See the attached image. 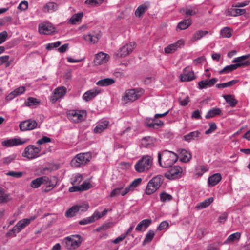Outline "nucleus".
Segmentation results:
<instances>
[{
	"mask_svg": "<svg viewBox=\"0 0 250 250\" xmlns=\"http://www.w3.org/2000/svg\"><path fill=\"white\" fill-rule=\"evenodd\" d=\"M158 163L163 167H171L178 159V156L174 152L165 150L158 153Z\"/></svg>",
	"mask_w": 250,
	"mask_h": 250,
	"instance_id": "obj_1",
	"label": "nucleus"
},
{
	"mask_svg": "<svg viewBox=\"0 0 250 250\" xmlns=\"http://www.w3.org/2000/svg\"><path fill=\"white\" fill-rule=\"evenodd\" d=\"M153 157L149 155H143L135 164L134 168L139 173L147 172L153 165Z\"/></svg>",
	"mask_w": 250,
	"mask_h": 250,
	"instance_id": "obj_2",
	"label": "nucleus"
},
{
	"mask_svg": "<svg viewBox=\"0 0 250 250\" xmlns=\"http://www.w3.org/2000/svg\"><path fill=\"white\" fill-rule=\"evenodd\" d=\"M82 241V237L81 235H71L63 238L62 244L67 250H74L81 246Z\"/></svg>",
	"mask_w": 250,
	"mask_h": 250,
	"instance_id": "obj_3",
	"label": "nucleus"
},
{
	"mask_svg": "<svg viewBox=\"0 0 250 250\" xmlns=\"http://www.w3.org/2000/svg\"><path fill=\"white\" fill-rule=\"evenodd\" d=\"M41 147L30 145L26 146L22 153V156L28 160H33L41 156Z\"/></svg>",
	"mask_w": 250,
	"mask_h": 250,
	"instance_id": "obj_4",
	"label": "nucleus"
},
{
	"mask_svg": "<svg viewBox=\"0 0 250 250\" xmlns=\"http://www.w3.org/2000/svg\"><path fill=\"white\" fill-rule=\"evenodd\" d=\"M86 115V111L84 110H70L67 113L68 119L74 123H78L84 121Z\"/></svg>",
	"mask_w": 250,
	"mask_h": 250,
	"instance_id": "obj_5",
	"label": "nucleus"
},
{
	"mask_svg": "<svg viewBox=\"0 0 250 250\" xmlns=\"http://www.w3.org/2000/svg\"><path fill=\"white\" fill-rule=\"evenodd\" d=\"M91 159V154L90 153H81L77 154L72 160L71 164L74 167H79L82 165H85L90 161Z\"/></svg>",
	"mask_w": 250,
	"mask_h": 250,
	"instance_id": "obj_6",
	"label": "nucleus"
},
{
	"mask_svg": "<svg viewBox=\"0 0 250 250\" xmlns=\"http://www.w3.org/2000/svg\"><path fill=\"white\" fill-rule=\"evenodd\" d=\"M35 216H32L29 218H24L20 220L18 223L10 229L7 233L8 236L11 235L12 234H14L20 232L26 226L28 225L32 221L36 219Z\"/></svg>",
	"mask_w": 250,
	"mask_h": 250,
	"instance_id": "obj_7",
	"label": "nucleus"
},
{
	"mask_svg": "<svg viewBox=\"0 0 250 250\" xmlns=\"http://www.w3.org/2000/svg\"><path fill=\"white\" fill-rule=\"evenodd\" d=\"M163 179L160 176H157L153 178L148 183L146 193L147 195H151L156 191L161 186Z\"/></svg>",
	"mask_w": 250,
	"mask_h": 250,
	"instance_id": "obj_8",
	"label": "nucleus"
},
{
	"mask_svg": "<svg viewBox=\"0 0 250 250\" xmlns=\"http://www.w3.org/2000/svg\"><path fill=\"white\" fill-rule=\"evenodd\" d=\"M170 169L165 174V177L168 179H175L182 177L183 173L185 170L184 167L179 166H174L169 167Z\"/></svg>",
	"mask_w": 250,
	"mask_h": 250,
	"instance_id": "obj_9",
	"label": "nucleus"
},
{
	"mask_svg": "<svg viewBox=\"0 0 250 250\" xmlns=\"http://www.w3.org/2000/svg\"><path fill=\"white\" fill-rule=\"evenodd\" d=\"M135 43L134 42L126 43L123 45L115 54L119 58L125 57L132 52L134 48Z\"/></svg>",
	"mask_w": 250,
	"mask_h": 250,
	"instance_id": "obj_10",
	"label": "nucleus"
},
{
	"mask_svg": "<svg viewBox=\"0 0 250 250\" xmlns=\"http://www.w3.org/2000/svg\"><path fill=\"white\" fill-rule=\"evenodd\" d=\"M141 94L139 93V91L135 89H129L124 93L123 100L125 103L134 101L138 99L141 96Z\"/></svg>",
	"mask_w": 250,
	"mask_h": 250,
	"instance_id": "obj_11",
	"label": "nucleus"
},
{
	"mask_svg": "<svg viewBox=\"0 0 250 250\" xmlns=\"http://www.w3.org/2000/svg\"><path fill=\"white\" fill-rule=\"evenodd\" d=\"M67 93V88L64 86H59L55 89L53 94L50 97V101L55 103L59 99L63 98Z\"/></svg>",
	"mask_w": 250,
	"mask_h": 250,
	"instance_id": "obj_12",
	"label": "nucleus"
},
{
	"mask_svg": "<svg viewBox=\"0 0 250 250\" xmlns=\"http://www.w3.org/2000/svg\"><path fill=\"white\" fill-rule=\"evenodd\" d=\"M203 135L201 131L196 130L190 132L183 136V140L188 143H190L193 141H199L202 139Z\"/></svg>",
	"mask_w": 250,
	"mask_h": 250,
	"instance_id": "obj_13",
	"label": "nucleus"
},
{
	"mask_svg": "<svg viewBox=\"0 0 250 250\" xmlns=\"http://www.w3.org/2000/svg\"><path fill=\"white\" fill-rule=\"evenodd\" d=\"M37 125L36 121L29 119L21 122L19 125V127L22 131H25L36 128Z\"/></svg>",
	"mask_w": 250,
	"mask_h": 250,
	"instance_id": "obj_14",
	"label": "nucleus"
},
{
	"mask_svg": "<svg viewBox=\"0 0 250 250\" xmlns=\"http://www.w3.org/2000/svg\"><path fill=\"white\" fill-rule=\"evenodd\" d=\"M42 185L45 187V188H42V190L43 192H48L55 187L56 185L55 179L53 180L46 176H42Z\"/></svg>",
	"mask_w": 250,
	"mask_h": 250,
	"instance_id": "obj_15",
	"label": "nucleus"
},
{
	"mask_svg": "<svg viewBox=\"0 0 250 250\" xmlns=\"http://www.w3.org/2000/svg\"><path fill=\"white\" fill-rule=\"evenodd\" d=\"M25 141H22L20 138L7 139L2 141V146L6 147H12L24 144Z\"/></svg>",
	"mask_w": 250,
	"mask_h": 250,
	"instance_id": "obj_16",
	"label": "nucleus"
},
{
	"mask_svg": "<svg viewBox=\"0 0 250 250\" xmlns=\"http://www.w3.org/2000/svg\"><path fill=\"white\" fill-rule=\"evenodd\" d=\"M101 91L98 88H94L85 92L83 95V99L85 102H89L96 97Z\"/></svg>",
	"mask_w": 250,
	"mask_h": 250,
	"instance_id": "obj_17",
	"label": "nucleus"
},
{
	"mask_svg": "<svg viewBox=\"0 0 250 250\" xmlns=\"http://www.w3.org/2000/svg\"><path fill=\"white\" fill-rule=\"evenodd\" d=\"M142 180L141 178L134 179L127 187L123 190L122 196H124L127 193L133 192L135 188L141 184Z\"/></svg>",
	"mask_w": 250,
	"mask_h": 250,
	"instance_id": "obj_18",
	"label": "nucleus"
},
{
	"mask_svg": "<svg viewBox=\"0 0 250 250\" xmlns=\"http://www.w3.org/2000/svg\"><path fill=\"white\" fill-rule=\"evenodd\" d=\"M250 54L243 55L239 57L234 58L232 62L236 63V64L240 65L239 67L247 66L250 65Z\"/></svg>",
	"mask_w": 250,
	"mask_h": 250,
	"instance_id": "obj_19",
	"label": "nucleus"
},
{
	"mask_svg": "<svg viewBox=\"0 0 250 250\" xmlns=\"http://www.w3.org/2000/svg\"><path fill=\"white\" fill-rule=\"evenodd\" d=\"M109 56L101 52L96 55L94 63L95 65H99L106 63L109 59Z\"/></svg>",
	"mask_w": 250,
	"mask_h": 250,
	"instance_id": "obj_20",
	"label": "nucleus"
},
{
	"mask_svg": "<svg viewBox=\"0 0 250 250\" xmlns=\"http://www.w3.org/2000/svg\"><path fill=\"white\" fill-rule=\"evenodd\" d=\"M179 11L183 15L193 16L198 13L199 10L196 5H188L180 9Z\"/></svg>",
	"mask_w": 250,
	"mask_h": 250,
	"instance_id": "obj_21",
	"label": "nucleus"
},
{
	"mask_svg": "<svg viewBox=\"0 0 250 250\" xmlns=\"http://www.w3.org/2000/svg\"><path fill=\"white\" fill-rule=\"evenodd\" d=\"M184 44V41L183 40H179L176 42L169 44L165 48V52L167 54L172 53L180 48Z\"/></svg>",
	"mask_w": 250,
	"mask_h": 250,
	"instance_id": "obj_22",
	"label": "nucleus"
},
{
	"mask_svg": "<svg viewBox=\"0 0 250 250\" xmlns=\"http://www.w3.org/2000/svg\"><path fill=\"white\" fill-rule=\"evenodd\" d=\"M55 28L50 23H42L39 25V32L41 34L49 35L54 32Z\"/></svg>",
	"mask_w": 250,
	"mask_h": 250,
	"instance_id": "obj_23",
	"label": "nucleus"
},
{
	"mask_svg": "<svg viewBox=\"0 0 250 250\" xmlns=\"http://www.w3.org/2000/svg\"><path fill=\"white\" fill-rule=\"evenodd\" d=\"M188 67L185 68L184 69V73L180 75V79L182 82H189L195 78L194 72L188 71Z\"/></svg>",
	"mask_w": 250,
	"mask_h": 250,
	"instance_id": "obj_24",
	"label": "nucleus"
},
{
	"mask_svg": "<svg viewBox=\"0 0 250 250\" xmlns=\"http://www.w3.org/2000/svg\"><path fill=\"white\" fill-rule=\"evenodd\" d=\"M156 140L151 137L147 136L143 138L141 141V146L146 148H151L154 146Z\"/></svg>",
	"mask_w": 250,
	"mask_h": 250,
	"instance_id": "obj_25",
	"label": "nucleus"
},
{
	"mask_svg": "<svg viewBox=\"0 0 250 250\" xmlns=\"http://www.w3.org/2000/svg\"><path fill=\"white\" fill-rule=\"evenodd\" d=\"M25 91V88L23 86H20L16 88L14 91L10 93L6 97V101H11L15 97L20 95L22 94Z\"/></svg>",
	"mask_w": 250,
	"mask_h": 250,
	"instance_id": "obj_26",
	"label": "nucleus"
},
{
	"mask_svg": "<svg viewBox=\"0 0 250 250\" xmlns=\"http://www.w3.org/2000/svg\"><path fill=\"white\" fill-rule=\"evenodd\" d=\"M109 124V121L105 120H102L100 121L96 127L94 128V132L95 133H100L102 132L104 129L107 128Z\"/></svg>",
	"mask_w": 250,
	"mask_h": 250,
	"instance_id": "obj_27",
	"label": "nucleus"
},
{
	"mask_svg": "<svg viewBox=\"0 0 250 250\" xmlns=\"http://www.w3.org/2000/svg\"><path fill=\"white\" fill-rule=\"evenodd\" d=\"M222 179V176L220 173H216L210 176L208 178V183L210 187H213L216 185Z\"/></svg>",
	"mask_w": 250,
	"mask_h": 250,
	"instance_id": "obj_28",
	"label": "nucleus"
},
{
	"mask_svg": "<svg viewBox=\"0 0 250 250\" xmlns=\"http://www.w3.org/2000/svg\"><path fill=\"white\" fill-rule=\"evenodd\" d=\"M151 223L152 220L151 219L143 220L137 225L135 228V230L137 231H141L143 229H146Z\"/></svg>",
	"mask_w": 250,
	"mask_h": 250,
	"instance_id": "obj_29",
	"label": "nucleus"
},
{
	"mask_svg": "<svg viewBox=\"0 0 250 250\" xmlns=\"http://www.w3.org/2000/svg\"><path fill=\"white\" fill-rule=\"evenodd\" d=\"M11 200L10 194L4 188L0 187V204L6 203Z\"/></svg>",
	"mask_w": 250,
	"mask_h": 250,
	"instance_id": "obj_30",
	"label": "nucleus"
},
{
	"mask_svg": "<svg viewBox=\"0 0 250 250\" xmlns=\"http://www.w3.org/2000/svg\"><path fill=\"white\" fill-rule=\"evenodd\" d=\"M192 156L189 151L185 149H182L180 154L179 158L181 162L187 163L191 159Z\"/></svg>",
	"mask_w": 250,
	"mask_h": 250,
	"instance_id": "obj_31",
	"label": "nucleus"
},
{
	"mask_svg": "<svg viewBox=\"0 0 250 250\" xmlns=\"http://www.w3.org/2000/svg\"><path fill=\"white\" fill-rule=\"evenodd\" d=\"M241 236V234L239 232L232 233L229 236L227 239L224 242V244H228L235 241H238L240 239Z\"/></svg>",
	"mask_w": 250,
	"mask_h": 250,
	"instance_id": "obj_32",
	"label": "nucleus"
},
{
	"mask_svg": "<svg viewBox=\"0 0 250 250\" xmlns=\"http://www.w3.org/2000/svg\"><path fill=\"white\" fill-rule=\"evenodd\" d=\"M41 101L40 100L34 98V97H28L27 99L25 101L24 103V106L33 107L40 104Z\"/></svg>",
	"mask_w": 250,
	"mask_h": 250,
	"instance_id": "obj_33",
	"label": "nucleus"
},
{
	"mask_svg": "<svg viewBox=\"0 0 250 250\" xmlns=\"http://www.w3.org/2000/svg\"><path fill=\"white\" fill-rule=\"evenodd\" d=\"M223 98L225 100L227 103L229 104L231 107H234L237 104L238 101L235 99L232 95H224Z\"/></svg>",
	"mask_w": 250,
	"mask_h": 250,
	"instance_id": "obj_34",
	"label": "nucleus"
},
{
	"mask_svg": "<svg viewBox=\"0 0 250 250\" xmlns=\"http://www.w3.org/2000/svg\"><path fill=\"white\" fill-rule=\"evenodd\" d=\"M239 66L240 65L236 64H232L229 65H227L223 69L220 70L218 73L219 74H227L237 69L238 67H239Z\"/></svg>",
	"mask_w": 250,
	"mask_h": 250,
	"instance_id": "obj_35",
	"label": "nucleus"
},
{
	"mask_svg": "<svg viewBox=\"0 0 250 250\" xmlns=\"http://www.w3.org/2000/svg\"><path fill=\"white\" fill-rule=\"evenodd\" d=\"M214 199L211 197L205 199L203 202L199 203L196 207L198 209H202L208 207L213 201Z\"/></svg>",
	"mask_w": 250,
	"mask_h": 250,
	"instance_id": "obj_36",
	"label": "nucleus"
},
{
	"mask_svg": "<svg viewBox=\"0 0 250 250\" xmlns=\"http://www.w3.org/2000/svg\"><path fill=\"white\" fill-rule=\"evenodd\" d=\"M115 80L112 78H105L98 81L96 84L100 86H107L113 84Z\"/></svg>",
	"mask_w": 250,
	"mask_h": 250,
	"instance_id": "obj_37",
	"label": "nucleus"
},
{
	"mask_svg": "<svg viewBox=\"0 0 250 250\" xmlns=\"http://www.w3.org/2000/svg\"><path fill=\"white\" fill-rule=\"evenodd\" d=\"M191 24V20L190 19H185L180 22L177 26V30H180L187 29Z\"/></svg>",
	"mask_w": 250,
	"mask_h": 250,
	"instance_id": "obj_38",
	"label": "nucleus"
},
{
	"mask_svg": "<svg viewBox=\"0 0 250 250\" xmlns=\"http://www.w3.org/2000/svg\"><path fill=\"white\" fill-rule=\"evenodd\" d=\"M208 33V31L205 30H198L194 33L193 35V36L191 38V41L192 42L200 40L203 37L206 36L207 34Z\"/></svg>",
	"mask_w": 250,
	"mask_h": 250,
	"instance_id": "obj_39",
	"label": "nucleus"
},
{
	"mask_svg": "<svg viewBox=\"0 0 250 250\" xmlns=\"http://www.w3.org/2000/svg\"><path fill=\"white\" fill-rule=\"evenodd\" d=\"M97 215V213H93V214L89 217L83 218L79 221V224L81 225H84L90 224L95 222L96 220L95 216Z\"/></svg>",
	"mask_w": 250,
	"mask_h": 250,
	"instance_id": "obj_40",
	"label": "nucleus"
},
{
	"mask_svg": "<svg viewBox=\"0 0 250 250\" xmlns=\"http://www.w3.org/2000/svg\"><path fill=\"white\" fill-rule=\"evenodd\" d=\"M148 6L146 4H142L138 6L135 12V15L137 17H140L148 9Z\"/></svg>",
	"mask_w": 250,
	"mask_h": 250,
	"instance_id": "obj_41",
	"label": "nucleus"
},
{
	"mask_svg": "<svg viewBox=\"0 0 250 250\" xmlns=\"http://www.w3.org/2000/svg\"><path fill=\"white\" fill-rule=\"evenodd\" d=\"M221 114V110L219 108H213L209 110L206 115V118H210L214 117L216 115H219Z\"/></svg>",
	"mask_w": 250,
	"mask_h": 250,
	"instance_id": "obj_42",
	"label": "nucleus"
},
{
	"mask_svg": "<svg viewBox=\"0 0 250 250\" xmlns=\"http://www.w3.org/2000/svg\"><path fill=\"white\" fill-rule=\"evenodd\" d=\"M57 9L56 3L52 2L47 3L43 7V11L45 12H52Z\"/></svg>",
	"mask_w": 250,
	"mask_h": 250,
	"instance_id": "obj_43",
	"label": "nucleus"
},
{
	"mask_svg": "<svg viewBox=\"0 0 250 250\" xmlns=\"http://www.w3.org/2000/svg\"><path fill=\"white\" fill-rule=\"evenodd\" d=\"M79 211V208L76 205L72 206L69 208L65 213V215L67 218H71L75 216L76 213Z\"/></svg>",
	"mask_w": 250,
	"mask_h": 250,
	"instance_id": "obj_44",
	"label": "nucleus"
},
{
	"mask_svg": "<svg viewBox=\"0 0 250 250\" xmlns=\"http://www.w3.org/2000/svg\"><path fill=\"white\" fill-rule=\"evenodd\" d=\"M208 169L204 166H200L197 167L194 171V175L197 178L202 176Z\"/></svg>",
	"mask_w": 250,
	"mask_h": 250,
	"instance_id": "obj_45",
	"label": "nucleus"
},
{
	"mask_svg": "<svg viewBox=\"0 0 250 250\" xmlns=\"http://www.w3.org/2000/svg\"><path fill=\"white\" fill-rule=\"evenodd\" d=\"M239 81L238 80H233L227 83L217 84L216 85V87L217 88H224L226 87H229L236 84Z\"/></svg>",
	"mask_w": 250,
	"mask_h": 250,
	"instance_id": "obj_46",
	"label": "nucleus"
},
{
	"mask_svg": "<svg viewBox=\"0 0 250 250\" xmlns=\"http://www.w3.org/2000/svg\"><path fill=\"white\" fill-rule=\"evenodd\" d=\"M42 176L33 180L30 183V187L33 188H39L42 184Z\"/></svg>",
	"mask_w": 250,
	"mask_h": 250,
	"instance_id": "obj_47",
	"label": "nucleus"
},
{
	"mask_svg": "<svg viewBox=\"0 0 250 250\" xmlns=\"http://www.w3.org/2000/svg\"><path fill=\"white\" fill-rule=\"evenodd\" d=\"M220 35L222 38H229L232 36V33L229 28L225 27L221 30Z\"/></svg>",
	"mask_w": 250,
	"mask_h": 250,
	"instance_id": "obj_48",
	"label": "nucleus"
},
{
	"mask_svg": "<svg viewBox=\"0 0 250 250\" xmlns=\"http://www.w3.org/2000/svg\"><path fill=\"white\" fill-rule=\"evenodd\" d=\"M83 38L86 41L92 43H95L98 41V38L97 36L92 35L91 34L84 35Z\"/></svg>",
	"mask_w": 250,
	"mask_h": 250,
	"instance_id": "obj_49",
	"label": "nucleus"
},
{
	"mask_svg": "<svg viewBox=\"0 0 250 250\" xmlns=\"http://www.w3.org/2000/svg\"><path fill=\"white\" fill-rule=\"evenodd\" d=\"M83 180V176L81 174H77L71 179V183L73 185H78Z\"/></svg>",
	"mask_w": 250,
	"mask_h": 250,
	"instance_id": "obj_50",
	"label": "nucleus"
},
{
	"mask_svg": "<svg viewBox=\"0 0 250 250\" xmlns=\"http://www.w3.org/2000/svg\"><path fill=\"white\" fill-rule=\"evenodd\" d=\"M83 16V13H78L73 15L70 19V22L72 24H75L77 22L79 21Z\"/></svg>",
	"mask_w": 250,
	"mask_h": 250,
	"instance_id": "obj_51",
	"label": "nucleus"
},
{
	"mask_svg": "<svg viewBox=\"0 0 250 250\" xmlns=\"http://www.w3.org/2000/svg\"><path fill=\"white\" fill-rule=\"evenodd\" d=\"M104 0H86L85 4L91 6H96L101 4Z\"/></svg>",
	"mask_w": 250,
	"mask_h": 250,
	"instance_id": "obj_52",
	"label": "nucleus"
},
{
	"mask_svg": "<svg viewBox=\"0 0 250 250\" xmlns=\"http://www.w3.org/2000/svg\"><path fill=\"white\" fill-rule=\"evenodd\" d=\"M61 44V42L57 41L54 42L49 43L45 45V48L47 50H51L54 48L58 47Z\"/></svg>",
	"mask_w": 250,
	"mask_h": 250,
	"instance_id": "obj_53",
	"label": "nucleus"
},
{
	"mask_svg": "<svg viewBox=\"0 0 250 250\" xmlns=\"http://www.w3.org/2000/svg\"><path fill=\"white\" fill-rule=\"evenodd\" d=\"M23 173L21 171H9L6 173V175L9 176H12L16 178H20L21 177Z\"/></svg>",
	"mask_w": 250,
	"mask_h": 250,
	"instance_id": "obj_54",
	"label": "nucleus"
},
{
	"mask_svg": "<svg viewBox=\"0 0 250 250\" xmlns=\"http://www.w3.org/2000/svg\"><path fill=\"white\" fill-rule=\"evenodd\" d=\"M160 199L162 202H166L172 200V197L171 195L165 192L161 193L160 195Z\"/></svg>",
	"mask_w": 250,
	"mask_h": 250,
	"instance_id": "obj_55",
	"label": "nucleus"
},
{
	"mask_svg": "<svg viewBox=\"0 0 250 250\" xmlns=\"http://www.w3.org/2000/svg\"><path fill=\"white\" fill-rule=\"evenodd\" d=\"M154 236V232L153 230H150L146 235L144 243L149 242L152 241Z\"/></svg>",
	"mask_w": 250,
	"mask_h": 250,
	"instance_id": "obj_56",
	"label": "nucleus"
},
{
	"mask_svg": "<svg viewBox=\"0 0 250 250\" xmlns=\"http://www.w3.org/2000/svg\"><path fill=\"white\" fill-rule=\"evenodd\" d=\"M209 128L205 131L206 134H209L214 132L217 128V126L214 122H211L209 124Z\"/></svg>",
	"mask_w": 250,
	"mask_h": 250,
	"instance_id": "obj_57",
	"label": "nucleus"
},
{
	"mask_svg": "<svg viewBox=\"0 0 250 250\" xmlns=\"http://www.w3.org/2000/svg\"><path fill=\"white\" fill-rule=\"evenodd\" d=\"M155 121V118H147L145 120V124L148 127L154 128V123Z\"/></svg>",
	"mask_w": 250,
	"mask_h": 250,
	"instance_id": "obj_58",
	"label": "nucleus"
},
{
	"mask_svg": "<svg viewBox=\"0 0 250 250\" xmlns=\"http://www.w3.org/2000/svg\"><path fill=\"white\" fill-rule=\"evenodd\" d=\"M16 155L12 154L3 158L2 161L4 164L8 165L15 160Z\"/></svg>",
	"mask_w": 250,
	"mask_h": 250,
	"instance_id": "obj_59",
	"label": "nucleus"
},
{
	"mask_svg": "<svg viewBox=\"0 0 250 250\" xmlns=\"http://www.w3.org/2000/svg\"><path fill=\"white\" fill-rule=\"evenodd\" d=\"M208 79L203 80L198 82V88L200 89H203L209 87Z\"/></svg>",
	"mask_w": 250,
	"mask_h": 250,
	"instance_id": "obj_60",
	"label": "nucleus"
},
{
	"mask_svg": "<svg viewBox=\"0 0 250 250\" xmlns=\"http://www.w3.org/2000/svg\"><path fill=\"white\" fill-rule=\"evenodd\" d=\"M28 7V2L26 0L22 1L18 5V9L21 11L26 10Z\"/></svg>",
	"mask_w": 250,
	"mask_h": 250,
	"instance_id": "obj_61",
	"label": "nucleus"
},
{
	"mask_svg": "<svg viewBox=\"0 0 250 250\" xmlns=\"http://www.w3.org/2000/svg\"><path fill=\"white\" fill-rule=\"evenodd\" d=\"M91 187V185L89 182H83L82 185L80 186V189H81V191H85L89 188H90Z\"/></svg>",
	"mask_w": 250,
	"mask_h": 250,
	"instance_id": "obj_62",
	"label": "nucleus"
},
{
	"mask_svg": "<svg viewBox=\"0 0 250 250\" xmlns=\"http://www.w3.org/2000/svg\"><path fill=\"white\" fill-rule=\"evenodd\" d=\"M228 217V214L226 212L222 213L218 217V222L220 223L223 224L227 220Z\"/></svg>",
	"mask_w": 250,
	"mask_h": 250,
	"instance_id": "obj_63",
	"label": "nucleus"
},
{
	"mask_svg": "<svg viewBox=\"0 0 250 250\" xmlns=\"http://www.w3.org/2000/svg\"><path fill=\"white\" fill-rule=\"evenodd\" d=\"M169 223L167 221H162L157 227V230H162L166 228H168Z\"/></svg>",
	"mask_w": 250,
	"mask_h": 250,
	"instance_id": "obj_64",
	"label": "nucleus"
}]
</instances>
